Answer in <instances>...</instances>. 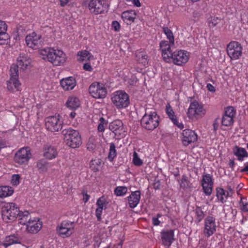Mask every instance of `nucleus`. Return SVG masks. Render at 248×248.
I'll return each instance as SVG.
<instances>
[{"label":"nucleus","instance_id":"nucleus-1","mask_svg":"<svg viewBox=\"0 0 248 248\" xmlns=\"http://www.w3.org/2000/svg\"><path fill=\"white\" fill-rule=\"evenodd\" d=\"M17 65H12L10 69V78L7 82V89L11 92L18 91L20 83L18 80V67L25 70L31 63V60L24 54H22L17 58Z\"/></svg>","mask_w":248,"mask_h":248},{"label":"nucleus","instance_id":"nucleus-2","mask_svg":"<svg viewBox=\"0 0 248 248\" xmlns=\"http://www.w3.org/2000/svg\"><path fill=\"white\" fill-rule=\"evenodd\" d=\"M39 54L44 60L55 66L63 65L66 61V54L62 50L53 47H46L41 49Z\"/></svg>","mask_w":248,"mask_h":248},{"label":"nucleus","instance_id":"nucleus-3","mask_svg":"<svg viewBox=\"0 0 248 248\" xmlns=\"http://www.w3.org/2000/svg\"><path fill=\"white\" fill-rule=\"evenodd\" d=\"M19 208L13 202H7L4 204L1 209L2 219L5 222L15 220L18 214Z\"/></svg>","mask_w":248,"mask_h":248},{"label":"nucleus","instance_id":"nucleus-4","mask_svg":"<svg viewBox=\"0 0 248 248\" xmlns=\"http://www.w3.org/2000/svg\"><path fill=\"white\" fill-rule=\"evenodd\" d=\"M66 144L72 148L79 147L82 144L81 136L78 131L68 128L63 131Z\"/></svg>","mask_w":248,"mask_h":248},{"label":"nucleus","instance_id":"nucleus-5","mask_svg":"<svg viewBox=\"0 0 248 248\" xmlns=\"http://www.w3.org/2000/svg\"><path fill=\"white\" fill-rule=\"evenodd\" d=\"M159 117L155 111L146 113L141 120V124L143 127L148 130H153L159 124Z\"/></svg>","mask_w":248,"mask_h":248},{"label":"nucleus","instance_id":"nucleus-6","mask_svg":"<svg viewBox=\"0 0 248 248\" xmlns=\"http://www.w3.org/2000/svg\"><path fill=\"white\" fill-rule=\"evenodd\" d=\"M111 99L113 104L120 109L127 107L130 104L128 95L122 90L114 92L111 95Z\"/></svg>","mask_w":248,"mask_h":248},{"label":"nucleus","instance_id":"nucleus-7","mask_svg":"<svg viewBox=\"0 0 248 248\" xmlns=\"http://www.w3.org/2000/svg\"><path fill=\"white\" fill-rule=\"evenodd\" d=\"M206 112V109L202 103L196 100H193L190 104L187 115L190 119H198L204 116Z\"/></svg>","mask_w":248,"mask_h":248},{"label":"nucleus","instance_id":"nucleus-8","mask_svg":"<svg viewBox=\"0 0 248 248\" xmlns=\"http://www.w3.org/2000/svg\"><path fill=\"white\" fill-rule=\"evenodd\" d=\"M85 5H88L89 10L96 15L101 14L107 10L108 5L104 0H84Z\"/></svg>","mask_w":248,"mask_h":248},{"label":"nucleus","instance_id":"nucleus-9","mask_svg":"<svg viewBox=\"0 0 248 248\" xmlns=\"http://www.w3.org/2000/svg\"><path fill=\"white\" fill-rule=\"evenodd\" d=\"M89 92L91 95L96 99L104 98L107 93L105 85L97 82H93L90 86Z\"/></svg>","mask_w":248,"mask_h":248},{"label":"nucleus","instance_id":"nucleus-10","mask_svg":"<svg viewBox=\"0 0 248 248\" xmlns=\"http://www.w3.org/2000/svg\"><path fill=\"white\" fill-rule=\"evenodd\" d=\"M46 129L51 132H58L62 127V122L60 120L59 115L49 116L45 118Z\"/></svg>","mask_w":248,"mask_h":248},{"label":"nucleus","instance_id":"nucleus-11","mask_svg":"<svg viewBox=\"0 0 248 248\" xmlns=\"http://www.w3.org/2000/svg\"><path fill=\"white\" fill-rule=\"evenodd\" d=\"M227 53L232 60L238 59L242 54V46L236 41H232L227 46Z\"/></svg>","mask_w":248,"mask_h":248},{"label":"nucleus","instance_id":"nucleus-12","mask_svg":"<svg viewBox=\"0 0 248 248\" xmlns=\"http://www.w3.org/2000/svg\"><path fill=\"white\" fill-rule=\"evenodd\" d=\"M170 58V62H172L175 65L182 66L188 62L189 54L185 50H176L173 52V55Z\"/></svg>","mask_w":248,"mask_h":248},{"label":"nucleus","instance_id":"nucleus-13","mask_svg":"<svg viewBox=\"0 0 248 248\" xmlns=\"http://www.w3.org/2000/svg\"><path fill=\"white\" fill-rule=\"evenodd\" d=\"M108 128L114 134L116 139L123 138L126 135V128L120 120H116L110 123Z\"/></svg>","mask_w":248,"mask_h":248},{"label":"nucleus","instance_id":"nucleus-14","mask_svg":"<svg viewBox=\"0 0 248 248\" xmlns=\"http://www.w3.org/2000/svg\"><path fill=\"white\" fill-rule=\"evenodd\" d=\"M75 223L69 220L63 221L57 228V231L62 237H68L74 232Z\"/></svg>","mask_w":248,"mask_h":248},{"label":"nucleus","instance_id":"nucleus-15","mask_svg":"<svg viewBox=\"0 0 248 248\" xmlns=\"http://www.w3.org/2000/svg\"><path fill=\"white\" fill-rule=\"evenodd\" d=\"M31 155V148L29 147H24L20 148L16 153L14 160L18 164H26L29 162Z\"/></svg>","mask_w":248,"mask_h":248},{"label":"nucleus","instance_id":"nucleus-16","mask_svg":"<svg viewBox=\"0 0 248 248\" xmlns=\"http://www.w3.org/2000/svg\"><path fill=\"white\" fill-rule=\"evenodd\" d=\"M215 218L212 216L207 217L204 221L203 234L205 236L209 237L216 231Z\"/></svg>","mask_w":248,"mask_h":248},{"label":"nucleus","instance_id":"nucleus-17","mask_svg":"<svg viewBox=\"0 0 248 248\" xmlns=\"http://www.w3.org/2000/svg\"><path fill=\"white\" fill-rule=\"evenodd\" d=\"M181 140L184 146H187L190 144L196 142L198 140V135L196 132L189 129H186L182 132Z\"/></svg>","mask_w":248,"mask_h":248},{"label":"nucleus","instance_id":"nucleus-18","mask_svg":"<svg viewBox=\"0 0 248 248\" xmlns=\"http://www.w3.org/2000/svg\"><path fill=\"white\" fill-rule=\"evenodd\" d=\"M201 183L204 194L208 196L211 195L214 184L212 175L209 174H203Z\"/></svg>","mask_w":248,"mask_h":248},{"label":"nucleus","instance_id":"nucleus-19","mask_svg":"<svg viewBox=\"0 0 248 248\" xmlns=\"http://www.w3.org/2000/svg\"><path fill=\"white\" fill-rule=\"evenodd\" d=\"M174 45H171L167 41H162L159 43L160 49L163 60L166 62H170V58L173 55L171 47Z\"/></svg>","mask_w":248,"mask_h":248},{"label":"nucleus","instance_id":"nucleus-20","mask_svg":"<svg viewBox=\"0 0 248 248\" xmlns=\"http://www.w3.org/2000/svg\"><path fill=\"white\" fill-rule=\"evenodd\" d=\"M235 115V110L233 107H227L222 118V124L225 126L232 125L233 123V118Z\"/></svg>","mask_w":248,"mask_h":248},{"label":"nucleus","instance_id":"nucleus-21","mask_svg":"<svg viewBox=\"0 0 248 248\" xmlns=\"http://www.w3.org/2000/svg\"><path fill=\"white\" fill-rule=\"evenodd\" d=\"M162 244L165 246L170 247L174 241V232L173 230H162L161 232Z\"/></svg>","mask_w":248,"mask_h":248},{"label":"nucleus","instance_id":"nucleus-22","mask_svg":"<svg viewBox=\"0 0 248 248\" xmlns=\"http://www.w3.org/2000/svg\"><path fill=\"white\" fill-rule=\"evenodd\" d=\"M29 215L30 213L28 211H25L24 212L19 211L17 217H18L19 223L24 226L23 227V229H25L28 232L31 231V226H30L31 217Z\"/></svg>","mask_w":248,"mask_h":248},{"label":"nucleus","instance_id":"nucleus-23","mask_svg":"<svg viewBox=\"0 0 248 248\" xmlns=\"http://www.w3.org/2000/svg\"><path fill=\"white\" fill-rule=\"evenodd\" d=\"M57 149L53 146L46 144L44 145L43 148V155L47 159L52 160L58 156Z\"/></svg>","mask_w":248,"mask_h":248},{"label":"nucleus","instance_id":"nucleus-24","mask_svg":"<svg viewBox=\"0 0 248 248\" xmlns=\"http://www.w3.org/2000/svg\"><path fill=\"white\" fill-rule=\"evenodd\" d=\"M60 84L65 91L73 90L77 85V81L74 77L63 78L60 81Z\"/></svg>","mask_w":248,"mask_h":248},{"label":"nucleus","instance_id":"nucleus-25","mask_svg":"<svg viewBox=\"0 0 248 248\" xmlns=\"http://www.w3.org/2000/svg\"><path fill=\"white\" fill-rule=\"evenodd\" d=\"M166 112L168 117L174 125L177 126L180 129H182L184 128V126L183 123L182 122H178L177 116L175 115V113L169 103H168L166 105Z\"/></svg>","mask_w":248,"mask_h":248},{"label":"nucleus","instance_id":"nucleus-26","mask_svg":"<svg viewBox=\"0 0 248 248\" xmlns=\"http://www.w3.org/2000/svg\"><path fill=\"white\" fill-rule=\"evenodd\" d=\"M127 198L129 207L131 208H134L140 202V192L139 190L132 192Z\"/></svg>","mask_w":248,"mask_h":248},{"label":"nucleus","instance_id":"nucleus-27","mask_svg":"<svg viewBox=\"0 0 248 248\" xmlns=\"http://www.w3.org/2000/svg\"><path fill=\"white\" fill-rule=\"evenodd\" d=\"M80 105L79 99L76 96H69L65 103L66 107L71 110L77 109Z\"/></svg>","mask_w":248,"mask_h":248},{"label":"nucleus","instance_id":"nucleus-28","mask_svg":"<svg viewBox=\"0 0 248 248\" xmlns=\"http://www.w3.org/2000/svg\"><path fill=\"white\" fill-rule=\"evenodd\" d=\"M20 243V239L16 235L13 234L6 236L2 245L5 248H7L11 245Z\"/></svg>","mask_w":248,"mask_h":248},{"label":"nucleus","instance_id":"nucleus-29","mask_svg":"<svg viewBox=\"0 0 248 248\" xmlns=\"http://www.w3.org/2000/svg\"><path fill=\"white\" fill-rule=\"evenodd\" d=\"M233 153L237 157L238 160L240 161H243L245 158L248 156V154L246 150L238 146H235L233 149Z\"/></svg>","mask_w":248,"mask_h":248},{"label":"nucleus","instance_id":"nucleus-30","mask_svg":"<svg viewBox=\"0 0 248 248\" xmlns=\"http://www.w3.org/2000/svg\"><path fill=\"white\" fill-rule=\"evenodd\" d=\"M136 60L144 66H147L148 64V56L146 52L137 50L135 53Z\"/></svg>","mask_w":248,"mask_h":248},{"label":"nucleus","instance_id":"nucleus-31","mask_svg":"<svg viewBox=\"0 0 248 248\" xmlns=\"http://www.w3.org/2000/svg\"><path fill=\"white\" fill-rule=\"evenodd\" d=\"M229 192H226L223 188H217V194L216 196L217 199L218 201H219L221 202L224 203L226 202V199L229 195Z\"/></svg>","mask_w":248,"mask_h":248},{"label":"nucleus","instance_id":"nucleus-32","mask_svg":"<svg viewBox=\"0 0 248 248\" xmlns=\"http://www.w3.org/2000/svg\"><path fill=\"white\" fill-rule=\"evenodd\" d=\"M14 189L9 186H0V198L11 196L14 193Z\"/></svg>","mask_w":248,"mask_h":248},{"label":"nucleus","instance_id":"nucleus-33","mask_svg":"<svg viewBox=\"0 0 248 248\" xmlns=\"http://www.w3.org/2000/svg\"><path fill=\"white\" fill-rule=\"evenodd\" d=\"M34 34L35 32H32V48L36 49L42 46L43 42L40 35Z\"/></svg>","mask_w":248,"mask_h":248},{"label":"nucleus","instance_id":"nucleus-34","mask_svg":"<svg viewBox=\"0 0 248 248\" xmlns=\"http://www.w3.org/2000/svg\"><path fill=\"white\" fill-rule=\"evenodd\" d=\"M78 60L79 61H84L90 60L93 59V56L91 53L87 50H82L78 52Z\"/></svg>","mask_w":248,"mask_h":248},{"label":"nucleus","instance_id":"nucleus-35","mask_svg":"<svg viewBox=\"0 0 248 248\" xmlns=\"http://www.w3.org/2000/svg\"><path fill=\"white\" fill-rule=\"evenodd\" d=\"M43 223L39 218L32 220V233H37L42 228Z\"/></svg>","mask_w":248,"mask_h":248},{"label":"nucleus","instance_id":"nucleus-36","mask_svg":"<svg viewBox=\"0 0 248 248\" xmlns=\"http://www.w3.org/2000/svg\"><path fill=\"white\" fill-rule=\"evenodd\" d=\"M37 167L40 171L45 172L50 167V164L44 159H41L38 161Z\"/></svg>","mask_w":248,"mask_h":248},{"label":"nucleus","instance_id":"nucleus-37","mask_svg":"<svg viewBox=\"0 0 248 248\" xmlns=\"http://www.w3.org/2000/svg\"><path fill=\"white\" fill-rule=\"evenodd\" d=\"M194 212L196 217L195 222L199 223L204 218L205 216L204 213L200 207H197L194 210Z\"/></svg>","mask_w":248,"mask_h":248},{"label":"nucleus","instance_id":"nucleus-38","mask_svg":"<svg viewBox=\"0 0 248 248\" xmlns=\"http://www.w3.org/2000/svg\"><path fill=\"white\" fill-rule=\"evenodd\" d=\"M116 155L117 152L116 150L115 145L114 143L111 142L110 143L108 159L110 161H112L114 158L116 156Z\"/></svg>","mask_w":248,"mask_h":248},{"label":"nucleus","instance_id":"nucleus-39","mask_svg":"<svg viewBox=\"0 0 248 248\" xmlns=\"http://www.w3.org/2000/svg\"><path fill=\"white\" fill-rule=\"evenodd\" d=\"M127 191V188L126 186H117L114 190V193L116 196H122L125 195Z\"/></svg>","mask_w":248,"mask_h":248},{"label":"nucleus","instance_id":"nucleus-40","mask_svg":"<svg viewBox=\"0 0 248 248\" xmlns=\"http://www.w3.org/2000/svg\"><path fill=\"white\" fill-rule=\"evenodd\" d=\"M10 36L6 32H0V45L6 44L9 42Z\"/></svg>","mask_w":248,"mask_h":248},{"label":"nucleus","instance_id":"nucleus-41","mask_svg":"<svg viewBox=\"0 0 248 248\" xmlns=\"http://www.w3.org/2000/svg\"><path fill=\"white\" fill-rule=\"evenodd\" d=\"M241 210L245 212H248V202L247 200L243 197L241 198V200L239 202Z\"/></svg>","mask_w":248,"mask_h":248},{"label":"nucleus","instance_id":"nucleus-42","mask_svg":"<svg viewBox=\"0 0 248 248\" xmlns=\"http://www.w3.org/2000/svg\"><path fill=\"white\" fill-rule=\"evenodd\" d=\"M133 163L136 166H140L143 164V161L139 157L138 154L135 152L133 155Z\"/></svg>","mask_w":248,"mask_h":248},{"label":"nucleus","instance_id":"nucleus-43","mask_svg":"<svg viewBox=\"0 0 248 248\" xmlns=\"http://www.w3.org/2000/svg\"><path fill=\"white\" fill-rule=\"evenodd\" d=\"M209 20V24L210 27H215L217 24H220L221 22L222 19L220 18L217 17L212 16L210 19Z\"/></svg>","mask_w":248,"mask_h":248},{"label":"nucleus","instance_id":"nucleus-44","mask_svg":"<svg viewBox=\"0 0 248 248\" xmlns=\"http://www.w3.org/2000/svg\"><path fill=\"white\" fill-rule=\"evenodd\" d=\"M20 176L19 174H13L12 175L11 184L13 186H16L20 183Z\"/></svg>","mask_w":248,"mask_h":248},{"label":"nucleus","instance_id":"nucleus-45","mask_svg":"<svg viewBox=\"0 0 248 248\" xmlns=\"http://www.w3.org/2000/svg\"><path fill=\"white\" fill-rule=\"evenodd\" d=\"M100 123L98 126V130L99 132H103L104 131L105 127L107 124L106 121L103 117H101L99 119Z\"/></svg>","mask_w":248,"mask_h":248},{"label":"nucleus","instance_id":"nucleus-46","mask_svg":"<svg viewBox=\"0 0 248 248\" xmlns=\"http://www.w3.org/2000/svg\"><path fill=\"white\" fill-rule=\"evenodd\" d=\"M180 185L182 188L187 187L189 186V181L188 177L183 175L182 177V179L180 182Z\"/></svg>","mask_w":248,"mask_h":248},{"label":"nucleus","instance_id":"nucleus-47","mask_svg":"<svg viewBox=\"0 0 248 248\" xmlns=\"http://www.w3.org/2000/svg\"><path fill=\"white\" fill-rule=\"evenodd\" d=\"M122 17L124 20H127L129 21L134 22L135 17L130 15V11L124 12L122 14Z\"/></svg>","mask_w":248,"mask_h":248},{"label":"nucleus","instance_id":"nucleus-48","mask_svg":"<svg viewBox=\"0 0 248 248\" xmlns=\"http://www.w3.org/2000/svg\"><path fill=\"white\" fill-rule=\"evenodd\" d=\"M107 202L104 197L99 198L96 202V205L97 207H106Z\"/></svg>","mask_w":248,"mask_h":248},{"label":"nucleus","instance_id":"nucleus-49","mask_svg":"<svg viewBox=\"0 0 248 248\" xmlns=\"http://www.w3.org/2000/svg\"><path fill=\"white\" fill-rule=\"evenodd\" d=\"M171 45H174V38L172 32H164Z\"/></svg>","mask_w":248,"mask_h":248},{"label":"nucleus","instance_id":"nucleus-50","mask_svg":"<svg viewBox=\"0 0 248 248\" xmlns=\"http://www.w3.org/2000/svg\"><path fill=\"white\" fill-rule=\"evenodd\" d=\"M7 25L4 21L0 20V31H7Z\"/></svg>","mask_w":248,"mask_h":248},{"label":"nucleus","instance_id":"nucleus-51","mask_svg":"<svg viewBox=\"0 0 248 248\" xmlns=\"http://www.w3.org/2000/svg\"><path fill=\"white\" fill-rule=\"evenodd\" d=\"M111 27L115 31H118L120 28V24L117 21H113Z\"/></svg>","mask_w":248,"mask_h":248},{"label":"nucleus","instance_id":"nucleus-52","mask_svg":"<svg viewBox=\"0 0 248 248\" xmlns=\"http://www.w3.org/2000/svg\"><path fill=\"white\" fill-rule=\"evenodd\" d=\"M154 188L155 190L160 189V180L157 179H155L153 183Z\"/></svg>","mask_w":248,"mask_h":248},{"label":"nucleus","instance_id":"nucleus-53","mask_svg":"<svg viewBox=\"0 0 248 248\" xmlns=\"http://www.w3.org/2000/svg\"><path fill=\"white\" fill-rule=\"evenodd\" d=\"M219 123V119L218 118H216L213 123V126L214 131L216 132L218 129Z\"/></svg>","mask_w":248,"mask_h":248},{"label":"nucleus","instance_id":"nucleus-54","mask_svg":"<svg viewBox=\"0 0 248 248\" xmlns=\"http://www.w3.org/2000/svg\"><path fill=\"white\" fill-rule=\"evenodd\" d=\"M102 214V211L100 209H96L95 210V216L97 217L98 221H100L101 220V215Z\"/></svg>","mask_w":248,"mask_h":248},{"label":"nucleus","instance_id":"nucleus-55","mask_svg":"<svg viewBox=\"0 0 248 248\" xmlns=\"http://www.w3.org/2000/svg\"><path fill=\"white\" fill-rule=\"evenodd\" d=\"M83 69L87 71H92L93 69L91 64L89 63H85L83 65Z\"/></svg>","mask_w":248,"mask_h":248},{"label":"nucleus","instance_id":"nucleus-56","mask_svg":"<svg viewBox=\"0 0 248 248\" xmlns=\"http://www.w3.org/2000/svg\"><path fill=\"white\" fill-rule=\"evenodd\" d=\"M83 198V201L86 203L89 200L90 196L88 195L87 192H82Z\"/></svg>","mask_w":248,"mask_h":248},{"label":"nucleus","instance_id":"nucleus-57","mask_svg":"<svg viewBox=\"0 0 248 248\" xmlns=\"http://www.w3.org/2000/svg\"><path fill=\"white\" fill-rule=\"evenodd\" d=\"M90 167L92 168V169L94 171H97L99 170V168L96 165H94V163L93 162H91V163L90 164Z\"/></svg>","mask_w":248,"mask_h":248},{"label":"nucleus","instance_id":"nucleus-58","mask_svg":"<svg viewBox=\"0 0 248 248\" xmlns=\"http://www.w3.org/2000/svg\"><path fill=\"white\" fill-rule=\"evenodd\" d=\"M206 87L207 89L211 92H215V87L210 83H208L207 84Z\"/></svg>","mask_w":248,"mask_h":248},{"label":"nucleus","instance_id":"nucleus-59","mask_svg":"<svg viewBox=\"0 0 248 248\" xmlns=\"http://www.w3.org/2000/svg\"><path fill=\"white\" fill-rule=\"evenodd\" d=\"M153 224L155 226H157L160 223V221L158 220V217H153L152 218Z\"/></svg>","mask_w":248,"mask_h":248},{"label":"nucleus","instance_id":"nucleus-60","mask_svg":"<svg viewBox=\"0 0 248 248\" xmlns=\"http://www.w3.org/2000/svg\"><path fill=\"white\" fill-rule=\"evenodd\" d=\"M132 2H133V4L135 6H136L137 7H140L141 6V3L139 0H133Z\"/></svg>","mask_w":248,"mask_h":248},{"label":"nucleus","instance_id":"nucleus-61","mask_svg":"<svg viewBox=\"0 0 248 248\" xmlns=\"http://www.w3.org/2000/svg\"><path fill=\"white\" fill-rule=\"evenodd\" d=\"M241 172H247L248 173V162L245 163V167L241 170Z\"/></svg>","mask_w":248,"mask_h":248},{"label":"nucleus","instance_id":"nucleus-62","mask_svg":"<svg viewBox=\"0 0 248 248\" xmlns=\"http://www.w3.org/2000/svg\"><path fill=\"white\" fill-rule=\"evenodd\" d=\"M235 165V162L233 160H230V162L229 163V166L230 168H231L232 170L233 169V167Z\"/></svg>","mask_w":248,"mask_h":248},{"label":"nucleus","instance_id":"nucleus-63","mask_svg":"<svg viewBox=\"0 0 248 248\" xmlns=\"http://www.w3.org/2000/svg\"><path fill=\"white\" fill-rule=\"evenodd\" d=\"M26 42L28 46H29L31 42V37L30 35H27L26 37Z\"/></svg>","mask_w":248,"mask_h":248},{"label":"nucleus","instance_id":"nucleus-64","mask_svg":"<svg viewBox=\"0 0 248 248\" xmlns=\"http://www.w3.org/2000/svg\"><path fill=\"white\" fill-rule=\"evenodd\" d=\"M70 0H60L61 5L62 6H64Z\"/></svg>","mask_w":248,"mask_h":248}]
</instances>
